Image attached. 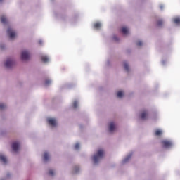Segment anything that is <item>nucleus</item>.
Wrapping results in <instances>:
<instances>
[{
	"label": "nucleus",
	"instance_id": "obj_1",
	"mask_svg": "<svg viewBox=\"0 0 180 180\" xmlns=\"http://www.w3.org/2000/svg\"><path fill=\"white\" fill-rule=\"evenodd\" d=\"M104 155H105V152L103 151V150L102 149L98 150L97 151V154L93 156L94 163L98 164V162H99V160H102Z\"/></svg>",
	"mask_w": 180,
	"mask_h": 180
},
{
	"label": "nucleus",
	"instance_id": "obj_2",
	"mask_svg": "<svg viewBox=\"0 0 180 180\" xmlns=\"http://www.w3.org/2000/svg\"><path fill=\"white\" fill-rule=\"evenodd\" d=\"M161 144L163 148H169V147L172 146V142L168 140H162Z\"/></svg>",
	"mask_w": 180,
	"mask_h": 180
},
{
	"label": "nucleus",
	"instance_id": "obj_3",
	"mask_svg": "<svg viewBox=\"0 0 180 180\" xmlns=\"http://www.w3.org/2000/svg\"><path fill=\"white\" fill-rule=\"evenodd\" d=\"M30 58V53L27 51H24L21 53V60L26 61Z\"/></svg>",
	"mask_w": 180,
	"mask_h": 180
},
{
	"label": "nucleus",
	"instance_id": "obj_4",
	"mask_svg": "<svg viewBox=\"0 0 180 180\" xmlns=\"http://www.w3.org/2000/svg\"><path fill=\"white\" fill-rule=\"evenodd\" d=\"M7 34H8L10 39H15L16 37V32L12 30V28L8 27L7 30Z\"/></svg>",
	"mask_w": 180,
	"mask_h": 180
},
{
	"label": "nucleus",
	"instance_id": "obj_5",
	"mask_svg": "<svg viewBox=\"0 0 180 180\" xmlns=\"http://www.w3.org/2000/svg\"><path fill=\"white\" fill-rule=\"evenodd\" d=\"M20 144L19 142H14L12 144V148L13 150L15 151V153H16V151H18L19 150V147H20Z\"/></svg>",
	"mask_w": 180,
	"mask_h": 180
},
{
	"label": "nucleus",
	"instance_id": "obj_6",
	"mask_svg": "<svg viewBox=\"0 0 180 180\" xmlns=\"http://www.w3.org/2000/svg\"><path fill=\"white\" fill-rule=\"evenodd\" d=\"M13 65V61L11 60L10 59L7 60L5 63V67L6 68H11Z\"/></svg>",
	"mask_w": 180,
	"mask_h": 180
},
{
	"label": "nucleus",
	"instance_id": "obj_7",
	"mask_svg": "<svg viewBox=\"0 0 180 180\" xmlns=\"http://www.w3.org/2000/svg\"><path fill=\"white\" fill-rule=\"evenodd\" d=\"M47 122L51 126H56V120L54 118H49L47 120Z\"/></svg>",
	"mask_w": 180,
	"mask_h": 180
},
{
	"label": "nucleus",
	"instance_id": "obj_8",
	"mask_svg": "<svg viewBox=\"0 0 180 180\" xmlns=\"http://www.w3.org/2000/svg\"><path fill=\"white\" fill-rule=\"evenodd\" d=\"M148 117V112L147 111H143L141 112V119H147V117Z\"/></svg>",
	"mask_w": 180,
	"mask_h": 180
},
{
	"label": "nucleus",
	"instance_id": "obj_9",
	"mask_svg": "<svg viewBox=\"0 0 180 180\" xmlns=\"http://www.w3.org/2000/svg\"><path fill=\"white\" fill-rule=\"evenodd\" d=\"M0 161H2L4 164H6V162H8V160L6 159V157H5L2 154H0Z\"/></svg>",
	"mask_w": 180,
	"mask_h": 180
},
{
	"label": "nucleus",
	"instance_id": "obj_10",
	"mask_svg": "<svg viewBox=\"0 0 180 180\" xmlns=\"http://www.w3.org/2000/svg\"><path fill=\"white\" fill-rule=\"evenodd\" d=\"M115 129V123L110 122L109 125V130L110 132L113 131Z\"/></svg>",
	"mask_w": 180,
	"mask_h": 180
},
{
	"label": "nucleus",
	"instance_id": "obj_11",
	"mask_svg": "<svg viewBox=\"0 0 180 180\" xmlns=\"http://www.w3.org/2000/svg\"><path fill=\"white\" fill-rule=\"evenodd\" d=\"M1 22L4 25H6V23L8 22V20L6 19V18L5 16H1Z\"/></svg>",
	"mask_w": 180,
	"mask_h": 180
},
{
	"label": "nucleus",
	"instance_id": "obj_12",
	"mask_svg": "<svg viewBox=\"0 0 180 180\" xmlns=\"http://www.w3.org/2000/svg\"><path fill=\"white\" fill-rule=\"evenodd\" d=\"M41 61H43V63H48L49 58L46 56H42L41 57Z\"/></svg>",
	"mask_w": 180,
	"mask_h": 180
},
{
	"label": "nucleus",
	"instance_id": "obj_13",
	"mask_svg": "<svg viewBox=\"0 0 180 180\" xmlns=\"http://www.w3.org/2000/svg\"><path fill=\"white\" fill-rule=\"evenodd\" d=\"M122 33H123V34H127L129 33V30H127V27H122Z\"/></svg>",
	"mask_w": 180,
	"mask_h": 180
},
{
	"label": "nucleus",
	"instance_id": "obj_14",
	"mask_svg": "<svg viewBox=\"0 0 180 180\" xmlns=\"http://www.w3.org/2000/svg\"><path fill=\"white\" fill-rule=\"evenodd\" d=\"M49 153H47V152L44 153V158H43L44 161L45 162L49 161Z\"/></svg>",
	"mask_w": 180,
	"mask_h": 180
},
{
	"label": "nucleus",
	"instance_id": "obj_15",
	"mask_svg": "<svg viewBox=\"0 0 180 180\" xmlns=\"http://www.w3.org/2000/svg\"><path fill=\"white\" fill-rule=\"evenodd\" d=\"M131 155H133V154H130L129 155H128L123 161V164L127 162V161H129V160H130V158H131Z\"/></svg>",
	"mask_w": 180,
	"mask_h": 180
},
{
	"label": "nucleus",
	"instance_id": "obj_16",
	"mask_svg": "<svg viewBox=\"0 0 180 180\" xmlns=\"http://www.w3.org/2000/svg\"><path fill=\"white\" fill-rule=\"evenodd\" d=\"M155 136H161V134H162V131L158 129L155 131Z\"/></svg>",
	"mask_w": 180,
	"mask_h": 180
},
{
	"label": "nucleus",
	"instance_id": "obj_17",
	"mask_svg": "<svg viewBox=\"0 0 180 180\" xmlns=\"http://www.w3.org/2000/svg\"><path fill=\"white\" fill-rule=\"evenodd\" d=\"M174 23H176V25H180V18H174Z\"/></svg>",
	"mask_w": 180,
	"mask_h": 180
},
{
	"label": "nucleus",
	"instance_id": "obj_18",
	"mask_svg": "<svg viewBox=\"0 0 180 180\" xmlns=\"http://www.w3.org/2000/svg\"><path fill=\"white\" fill-rule=\"evenodd\" d=\"M101 23L100 22H96L94 24V28L95 29H101Z\"/></svg>",
	"mask_w": 180,
	"mask_h": 180
},
{
	"label": "nucleus",
	"instance_id": "obj_19",
	"mask_svg": "<svg viewBox=\"0 0 180 180\" xmlns=\"http://www.w3.org/2000/svg\"><path fill=\"white\" fill-rule=\"evenodd\" d=\"M124 68L125 71H129V64L126 62L124 63Z\"/></svg>",
	"mask_w": 180,
	"mask_h": 180
},
{
	"label": "nucleus",
	"instance_id": "obj_20",
	"mask_svg": "<svg viewBox=\"0 0 180 180\" xmlns=\"http://www.w3.org/2000/svg\"><path fill=\"white\" fill-rule=\"evenodd\" d=\"M117 98H123V91H118L117 93Z\"/></svg>",
	"mask_w": 180,
	"mask_h": 180
},
{
	"label": "nucleus",
	"instance_id": "obj_21",
	"mask_svg": "<svg viewBox=\"0 0 180 180\" xmlns=\"http://www.w3.org/2000/svg\"><path fill=\"white\" fill-rule=\"evenodd\" d=\"M6 108V105L4 103H0V110H2L3 109H5Z\"/></svg>",
	"mask_w": 180,
	"mask_h": 180
},
{
	"label": "nucleus",
	"instance_id": "obj_22",
	"mask_svg": "<svg viewBox=\"0 0 180 180\" xmlns=\"http://www.w3.org/2000/svg\"><path fill=\"white\" fill-rule=\"evenodd\" d=\"M50 84H51V80H46L45 81V85L46 86H49V85H50Z\"/></svg>",
	"mask_w": 180,
	"mask_h": 180
},
{
	"label": "nucleus",
	"instance_id": "obj_23",
	"mask_svg": "<svg viewBox=\"0 0 180 180\" xmlns=\"http://www.w3.org/2000/svg\"><path fill=\"white\" fill-rule=\"evenodd\" d=\"M73 107L75 108V109H77V108H78V101H75L73 103Z\"/></svg>",
	"mask_w": 180,
	"mask_h": 180
},
{
	"label": "nucleus",
	"instance_id": "obj_24",
	"mask_svg": "<svg viewBox=\"0 0 180 180\" xmlns=\"http://www.w3.org/2000/svg\"><path fill=\"white\" fill-rule=\"evenodd\" d=\"M164 23L162 20H160L158 21V26H162V25Z\"/></svg>",
	"mask_w": 180,
	"mask_h": 180
},
{
	"label": "nucleus",
	"instance_id": "obj_25",
	"mask_svg": "<svg viewBox=\"0 0 180 180\" xmlns=\"http://www.w3.org/2000/svg\"><path fill=\"white\" fill-rule=\"evenodd\" d=\"M136 46H143V42L141 41H139L136 43Z\"/></svg>",
	"mask_w": 180,
	"mask_h": 180
},
{
	"label": "nucleus",
	"instance_id": "obj_26",
	"mask_svg": "<svg viewBox=\"0 0 180 180\" xmlns=\"http://www.w3.org/2000/svg\"><path fill=\"white\" fill-rule=\"evenodd\" d=\"M49 174L51 175V176H53V175H54V171H53V170H49Z\"/></svg>",
	"mask_w": 180,
	"mask_h": 180
},
{
	"label": "nucleus",
	"instance_id": "obj_27",
	"mask_svg": "<svg viewBox=\"0 0 180 180\" xmlns=\"http://www.w3.org/2000/svg\"><path fill=\"white\" fill-rule=\"evenodd\" d=\"M79 148V143H76L75 146V149L78 150Z\"/></svg>",
	"mask_w": 180,
	"mask_h": 180
},
{
	"label": "nucleus",
	"instance_id": "obj_28",
	"mask_svg": "<svg viewBox=\"0 0 180 180\" xmlns=\"http://www.w3.org/2000/svg\"><path fill=\"white\" fill-rule=\"evenodd\" d=\"M38 43H39V44H43V41H42L41 40H39V41H38Z\"/></svg>",
	"mask_w": 180,
	"mask_h": 180
},
{
	"label": "nucleus",
	"instance_id": "obj_29",
	"mask_svg": "<svg viewBox=\"0 0 180 180\" xmlns=\"http://www.w3.org/2000/svg\"><path fill=\"white\" fill-rule=\"evenodd\" d=\"M0 47H1V49H4V46H1Z\"/></svg>",
	"mask_w": 180,
	"mask_h": 180
},
{
	"label": "nucleus",
	"instance_id": "obj_30",
	"mask_svg": "<svg viewBox=\"0 0 180 180\" xmlns=\"http://www.w3.org/2000/svg\"><path fill=\"white\" fill-rule=\"evenodd\" d=\"M160 9H162V6H160Z\"/></svg>",
	"mask_w": 180,
	"mask_h": 180
},
{
	"label": "nucleus",
	"instance_id": "obj_31",
	"mask_svg": "<svg viewBox=\"0 0 180 180\" xmlns=\"http://www.w3.org/2000/svg\"><path fill=\"white\" fill-rule=\"evenodd\" d=\"M0 2H2V0H0Z\"/></svg>",
	"mask_w": 180,
	"mask_h": 180
}]
</instances>
